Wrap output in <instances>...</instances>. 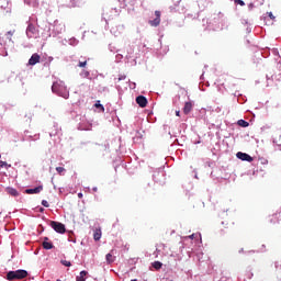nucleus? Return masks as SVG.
I'll list each match as a JSON object with an SVG mask.
<instances>
[{
    "instance_id": "nucleus-1",
    "label": "nucleus",
    "mask_w": 281,
    "mask_h": 281,
    "mask_svg": "<svg viewBox=\"0 0 281 281\" xmlns=\"http://www.w3.org/2000/svg\"><path fill=\"white\" fill-rule=\"evenodd\" d=\"M53 93H56L57 95H60L61 98H69V90H67V86H65V81L58 80L55 81L52 86Z\"/></svg>"
},
{
    "instance_id": "nucleus-2",
    "label": "nucleus",
    "mask_w": 281,
    "mask_h": 281,
    "mask_svg": "<svg viewBox=\"0 0 281 281\" xmlns=\"http://www.w3.org/2000/svg\"><path fill=\"white\" fill-rule=\"evenodd\" d=\"M24 278H27L26 270H15V271H9L7 273V280L9 281L24 280Z\"/></svg>"
},
{
    "instance_id": "nucleus-3",
    "label": "nucleus",
    "mask_w": 281,
    "mask_h": 281,
    "mask_svg": "<svg viewBox=\"0 0 281 281\" xmlns=\"http://www.w3.org/2000/svg\"><path fill=\"white\" fill-rule=\"evenodd\" d=\"M50 227H53L57 232V234H65V232H67L65 224H63L60 222L52 221Z\"/></svg>"
},
{
    "instance_id": "nucleus-4",
    "label": "nucleus",
    "mask_w": 281,
    "mask_h": 281,
    "mask_svg": "<svg viewBox=\"0 0 281 281\" xmlns=\"http://www.w3.org/2000/svg\"><path fill=\"white\" fill-rule=\"evenodd\" d=\"M155 16L154 20H149V25H151V27H158L161 23V11H155Z\"/></svg>"
},
{
    "instance_id": "nucleus-5",
    "label": "nucleus",
    "mask_w": 281,
    "mask_h": 281,
    "mask_svg": "<svg viewBox=\"0 0 281 281\" xmlns=\"http://www.w3.org/2000/svg\"><path fill=\"white\" fill-rule=\"evenodd\" d=\"M237 159H240L241 161H248L249 164H251V161H254V157H251L249 154L243 153V151H238L236 154Z\"/></svg>"
},
{
    "instance_id": "nucleus-6",
    "label": "nucleus",
    "mask_w": 281,
    "mask_h": 281,
    "mask_svg": "<svg viewBox=\"0 0 281 281\" xmlns=\"http://www.w3.org/2000/svg\"><path fill=\"white\" fill-rule=\"evenodd\" d=\"M36 26H34V24H29L26 27V36L29 38H36Z\"/></svg>"
},
{
    "instance_id": "nucleus-7",
    "label": "nucleus",
    "mask_w": 281,
    "mask_h": 281,
    "mask_svg": "<svg viewBox=\"0 0 281 281\" xmlns=\"http://www.w3.org/2000/svg\"><path fill=\"white\" fill-rule=\"evenodd\" d=\"M136 103L138 106H140V109H146V106H148V99H146L144 95H138L136 98Z\"/></svg>"
},
{
    "instance_id": "nucleus-8",
    "label": "nucleus",
    "mask_w": 281,
    "mask_h": 281,
    "mask_svg": "<svg viewBox=\"0 0 281 281\" xmlns=\"http://www.w3.org/2000/svg\"><path fill=\"white\" fill-rule=\"evenodd\" d=\"M192 109H194V103H192L191 101H187L184 103L182 111L184 115H190V113L192 112Z\"/></svg>"
},
{
    "instance_id": "nucleus-9",
    "label": "nucleus",
    "mask_w": 281,
    "mask_h": 281,
    "mask_svg": "<svg viewBox=\"0 0 281 281\" xmlns=\"http://www.w3.org/2000/svg\"><path fill=\"white\" fill-rule=\"evenodd\" d=\"M37 63H41V55H38L37 53H34L29 59V65L34 66V65H37Z\"/></svg>"
},
{
    "instance_id": "nucleus-10",
    "label": "nucleus",
    "mask_w": 281,
    "mask_h": 281,
    "mask_svg": "<svg viewBox=\"0 0 281 281\" xmlns=\"http://www.w3.org/2000/svg\"><path fill=\"white\" fill-rule=\"evenodd\" d=\"M40 192H43V186L36 187L34 189H26V194H40Z\"/></svg>"
},
{
    "instance_id": "nucleus-11",
    "label": "nucleus",
    "mask_w": 281,
    "mask_h": 281,
    "mask_svg": "<svg viewBox=\"0 0 281 281\" xmlns=\"http://www.w3.org/2000/svg\"><path fill=\"white\" fill-rule=\"evenodd\" d=\"M106 265H113L115 262V256L113 255V250L105 255Z\"/></svg>"
},
{
    "instance_id": "nucleus-12",
    "label": "nucleus",
    "mask_w": 281,
    "mask_h": 281,
    "mask_svg": "<svg viewBox=\"0 0 281 281\" xmlns=\"http://www.w3.org/2000/svg\"><path fill=\"white\" fill-rule=\"evenodd\" d=\"M7 194H10V196H19V191L12 187H8L5 189Z\"/></svg>"
},
{
    "instance_id": "nucleus-13",
    "label": "nucleus",
    "mask_w": 281,
    "mask_h": 281,
    "mask_svg": "<svg viewBox=\"0 0 281 281\" xmlns=\"http://www.w3.org/2000/svg\"><path fill=\"white\" fill-rule=\"evenodd\" d=\"M279 214L280 213H274L269 217V223H272V225H276V223H279Z\"/></svg>"
},
{
    "instance_id": "nucleus-14",
    "label": "nucleus",
    "mask_w": 281,
    "mask_h": 281,
    "mask_svg": "<svg viewBox=\"0 0 281 281\" xmlns=\"http://www.w3.org/2000/svg\"><path fill=\"white\" fill-rule=\"evenodd\" d=\"M89 272H87V270H82L79 276L76 277L77 281H86L87 279L85 278L86 276H88Z\"/></svg>"
},
{
    "instance_id": "nucleus-15",
    "label": "nucleus",
    "mask_w": 281,
    "mask_h": 281,
    "mask_svg": "<svg viewBox=\"0 0 281 281\" xmlns=\"http://www.w3.org/2000/svg\"><path fill=\"white\" fill-rule=\"evenodd\" d=\"M102 238V231L97 229L93 234V239L94 240H100Z\"/></svg>"
},
{
    "instance_id": "nucleus-16",
    "label": "nucleus",
    "mask_w": 281,
    "mask_h": 281,
    "mask_svg": "<svg viewBox=\"0 0 281 281\" xmlns=\"http://www.w3.org/2000/svg\"><path fill=\"white\" fill-rule=\"evenodd\" d=\"M42 247L45 249H54V244H52V241H43Z\"/></svg>"
},
{
    "instance_id": "nucleus-17",
    "label": "nucleus",
    "mask_w": 281,
    "mask_h": 281,
    "mask_svg": "<svg viewBox=\"0 0 281 281\" xmlns=\"http://www.w3.org/2000/svg\"><path fill=\"white\" fill-rule=\"evenodd\" d=\"M238 126H241V128H247V126H249V122L245 121V120H239L237 122Z\"/></svg>"
},
{
    "instance_id": "nucleus-18",
    "label": "nucleus",
    "mask_w": 281,
    "mask_h": 281,
    "mask_svg": "<svg viewBox=\"0 0 281 281\" xmlns=\"http://www.w3.org/2000/svg\"><path fill=\"white\" fill-rule=\"evenodd\" d=\"M154 269H156V271H159V269H161V267H164V263H161V261H155L153 263Z\"/></svg>"
},
{
    "instance_id": "nucleus-19",
    "label": "nucleus",
    "mask_w": 281,
    "mask_h": 281,
    "mask_svg": "<svg viewBox=\"0 0 281 281\" xmlns=\"http://www.w3.org/2000/svg\"><path fill=\"white\" fill-rule=\"evenodd\" d=\"M94 106H95V109H100L101 111L104 112V105L100 104V101H97Z\"/></svg>"
},
{
    "instance_id": "nucleus-20",
    "label": "nucleus",
    "mask_w": 281,
    "mask_h": 281,
    "mask_svg": "<svg viewBox=\"0 0 281 281\" xmlns=\"http://www.w3.org/2000/svg\"><path fill=\"white\" fill-rule=\"evenodd\" d=\"M0 168H10V165L3 160H0Z\"/></svg>"
},
{
    "instance_id": "nucleus-21",
    "label": "nucleus",
    "mask_w": 281,
    "mask_h": 281,
    "mask_svg": "<svg viewBox=\"0 0 281 281\" xmlns=\"http://www.w3.org/2000/svg\"><path fill=\"white\" fill-rule=\"evenodd\" d=\"M56 171L58 172V175H63V172H65V168L64 167H56Z\"/></svg>"
},
{
    "instance_id": "nucleus-22",
    "label": "nucleus",
    "mask_w": 281,
    "mask_h": 281,
    "mask_svg": "<svg viewBox=\"0 0 281 281\" xmlns=\"http://www.w3.org/2000/svg\"><path fill=\"white\" fill-rule=\"evenodd\" d=\"M61 265H64V267H71V261L61 260Z\"/></svg>"
},
{
    "instance_id": "nucleus-23",
    "label": "nucleus",
    "mask_w": 281,
    "mask_h": 281,
    "mask_svg": "<svg viewBox=\"0 0 281 281\" xmlns=\"http://www.w3.org/2000/svg\"><path fill=\"white\" fill-rule=\"evenodd\" d=\"M78 67H81V68L87 67V60H85V61H79Z\"/></svg>"
},
{
    "instance_id": "nucleus-24",
    "label": "nucleus",
    "mask_w": 281,
    "mask_h": 281,
    "mask_svg": "<svg viewBox=\"0 0 281 281\" xmlns=\"http://www.w3.org/2000/svg\"><path fill=\"white\" fill-rule=\"evenodd\" d=\"M42 205H43L44 207H49V202H47V200H43V201H42Z\"/></svg>"
},
{
    "instance_id": "nucleus-25",
    "label": "nucleus",
    "mask_w": 281,
    "mask_h": 281,
    "mask_svg": "<svg viewBox=\"0 0 281 281\" xmlns=\"http://www.w3.org/2000/svg\"><path fill=\"white\" fill-rule=\"evenodd\" d=\"M235 3H237L238 5H245V1L243 0H235Z\"/></svg>"
},
{
    "instance_id": "nucleus-26",
    "label": "nucleus",
    "mask_w": 281,
    "mask_h": 281,
    "mask_svg": "<svg viewBox=\"0 0 281 281\" xmlns=\"http://www.w3.org/2000/svg\"><path fill=\"white\" fill-rule=\"evenodd\" d=\"M122 80H126V76H121V77L117 78L119 82L122 81Z\"/></svg>"
},
{
    "instance_id": "nucleus-27",
    "label": "nucleus",
    "mask_w": 281,
    "mask_h": 281,
    "mask_svg": "<svg viewBox=\"0 0 281 281\" xmlns=\"http://www.w3.org/2000/svg\"><path fill=\"white\" fill-rule=\"evenodd\" d=\"M176 115H177V117H181V111H176Z\"/></svg>"
},
{
    "instance_id": "nucleus-28",
    "label": "nucleus",
    "mask_w": 281,
    "mask_h": 281,
    "mask_svg": "<svg viewBox=\"0 0 281 281\" xmlns=\"http://www.w3.org/2000/svg\"><path fill=\"white\" fill-rule=\"evenodd\" d=\"M7 34H9V36H13L14 35V31H9Z\"/></svg>"
},
{
    "instance_id": "nucleus-29",
    "label": "nucleus",
    "mask_w": 281,
    "mask_h": 281,
    "mask_svg": "<svg viewBox=\"0 0 281 281\" xmlns=\"http://www.w3.org/2000/svg\"><path fill=\"white\" fill-rule=\"evenodd\" d=\"M189 238H191V240H194V234H192L191 236H189Z\"/></svg>"
},
{
    "instance_id": "nucleus-30",
    "label": "nucleus",
    "mask_w": 281,
    "mask_h": 281,
    "mask_svg": "<svg viewBox=\"0 0 281 281\" xmlns=\"http://www.w3.org/2000/svg\"><path fill=\"white\" fill-rule=\"evenodd\" d=\"M49 240V237L44 238V243H47Z\"/></svg>"
},
{
    "instance_id": "nucleus-31",
    "label": "nucleus",
    "mask_w": 281,
    "mask_h": 281,
    "mask_svg": "<svg viewBox=\"0 0 281 281\" xmlns=\"http://www.w3.org/2000/svg\"><path fill=\"white\" fill-rule=\"evenodd\" d=\"M78 198H79V199H82V193H78Z\"/></svg>"
},
{
    "instance_id": "nucleus-32",
    "label": "nucleus",
    "mask_w": 281,
    "mask_h": 281,
    "mask_svg": "<svg viewBox=\"0 0 281 281\" xmlns=\"http://www.w3.org/2000/svg\"><path fill=\"white\" fill-rule=\"evenodd\" d=\"M85 76L88 77V76H89V71H86V72H85Z\"/></svg>"
},
{
    "instance_id": "nucleus-33",
    "label": "nucleus",
    "mask_w": 281,
    "mask_h": 281,
    "mask_svg": "<svg viewBox=\"0 0 281 281\" xmlns=\"http://www.w3.org/2000/svg\"><path fill=\"white\" fill-rule=\"evenodd\" d=\"M40 212H44V209L42 207V209H40Z\"/></svg>"
},
{
    "instance_id": "nucleus-34",
    "label": "nucleus",
    "mask_w": 281,
    "mask_h": 281,
    "mask_svg": "<svg viewBox=\"0 0 281 281\" xmlns=\"http://www.w3.org/2000/svg\"><path fill=\"white\" fill-rule=\"evenodd\" d=\"M270 18H273V14H272V13H270Z\"/></svg>"
},
{
    "instance_id": "nucleus-35",
    "label": "nucleus",
    "mask_w": 281,
    "mask_h": 281,
    "mask_svg": "<svg viewBox=\"0 0 281 281\" xmlns=\"http://www.w3.org/2000/svg\"><path fill=\"white\" fill-rule=\"evenodd\" d=\"M93 190H94V192H95L98 189H97V188H94Z\"/></svg>"
},
{
    "instance_id": "nucleus-36",
    "label": "nucleus",
    "mask_w": 281,
    "mask_h": 281,
    "mask_svg": "<svg viewBox=\"0 0 281 281\" xmlns=\"http://www.w3.org/2000/svg\"><path fill=\"white\" fill-rule=\"evenodd\" d=\"M56 281H63V280H60V279H57Z\"/></svg>"
}]
</instances>
